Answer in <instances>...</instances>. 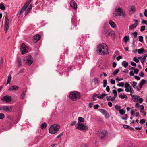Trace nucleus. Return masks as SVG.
Returning a JSON list of instances; mask_svg holds the SVG:
<instances>
[{
  "mask_svg": "<svg viewBox=\"0 0 147 147\" xmlns=\"http://www.w3.org/2000/svg\"><path fill=\"white\" fill-rule=\"evenodd\" d=\"M97 53L100 55H103L108 53L107 45L105 44H100L97 49Z\"/></svg>",
  "mask_w": 147,
  "mask_h": 147,
  "instance_id": "1",
  "label": "nucleus"
},
{
  "mask_svg": "<svg viewBox=\"0 0 147 147\" xmlns=\"http://www.w3.org/2000/svg\"><path fill=\"white\" fill-rule=\"evenodd\" d=\"M80 93L76 91L71 92L69 94V98L72 100L76 101L79 100L80 97Z\"/></svg>",
  "mask_w": 147,
  "mask_h": 147,
  "instance_id": "2",
  "label": "nucleus"
},
{
  "mask_svg": "<svg viewBox=\"0 0 147 147\" xmlns=\"http://www.w3.org/2000/svg\"><path fill=\"white\" fill-rule=\"evenodd\" d=\"M117 13H115V15L119 16L122 17H125L126 15L122 7H117L115 9Z\"/></svg>",
  "mask_w": 147,
  "mask_h": 147,
  "instance_id": "3",
  "label": "nucleus"
},
{
  "mask_svg": "<svg viewBox=\"0 0 147 147\" xmlns=\"http://www.w3.org/2000/svg\"><path fill=\"white\" fill-rule=\"evenodd\" d=\"M75 127L78 130L83 131H87L88 129V127L83 123H77Z\"/></svg>",
  "mask_w": 147,
  "mask_h": 147,
  "instance_id": "4",
  "label": "nucleus"
},
{
  "mask_svg": "<svg viewBox=\"0 0 147 147\" xmlns=\"http://www.w3.org/2000/svg\"><path fill=\"white\" fill-rule=\"evenodd\" d=\"M60 127L59 126L58 124H54L51 126L49 129V132L52 134H54L57 133Z\"/></svg>",
  "mask_w": 147,
  "mask_h": 147,
  "instance_id": "5",
  "label": "nucleus"
},
{
  "mask_svg": "<svg viewBox=\"0 0 147 147\" xmlns=\"http://www.w3.org/2000/svg\"><path fill=\"white\" fill-rule=\"evenodd\" d=\"M24 60L28 65H31L33 63V58L30 55L26 56L24 57Z\"/></svg>",
  "mask_w": 147,
  "mask_h": 147,
  "instance_id": "6",
  "label": "nucleus"
},
{
  "mask_svg": "<svg viewBox=\"0 0 147 147\" xmlns=\"http://www.w3.org/2000/svg\"><path fill=\"white\" fill-rule=\"evenodd\" d=\"M20 50L22 54L26 53L28 51V47L24 44L22 43L21 46Z\"/></svg>",
  "mask_w": 147,
  "mask_h": 147,
  "instance_id": "7",
  "label": "nucleus"
},
{
  "mask_svg": "<svg viewBox=\"0 0 147 147\" xmlns=\"http://www.w3.org/2000/svg\"><path fill=\"white\" fill-rule=\"evenodd\" d=\"M5 19L6 20L5 22V25L4 27V30L5 33H6L8 30L9 25V21L8 18L7 16V15L5 16Z\"/></svg>",
  "mask_w": 147,
  "mask_h": 147,
  "instance_id": "8",
  "label": "nucleus"
},
{
  "mask_svg": "<svg viewBox=\"0 0 147 147\" xmlns=\"http://www.w3.org/2000/svg\"><path fill=\"white\" fill-rule=\"evenodd\" d=\"M41 38V36L39 34H37L33 37V42L36 43Z\"/></svg>",
  "mask_w": 147,
  "mask_h": 147,
  "instance_id": "9",
  "label": "nucleus"
},
{
  "mask_svg": "<svg viewBox=\"0 0 147 147\" xmlns=\"http://www.w3.org/2000/svg\"><path fill=\"white\" fill-rule=\"evenodd\" d=\"M1 101L5 103H8L9 102V96L6 95L3 97L1 99Z\"/></svg>",
  "mask_w": 147,
  "mask_h": 147,
  "instance_id": "10",
  "label": "nucleus"
},
{
  "mask_svg": "<svg viewBox=\"0 0 147 147\" xmlns=\"http://www.w3.org/2000/svg\"><path fill=\"white\" fill-rule=\"evenodd\" d=\"M107 132L105 130L102 131L99 134V136L100 138L103 139L107 135Z\"/></svg>",
  "mask_w": 147,
  "mask_h": 147,
  "instance_id": "11",
  "label": "nucleus"
},
{
  "mask_svg": "<svg viewBox=\"0 0 147 147\" xmlns=\"http://www.w3.org/2000/svg\"><path fill=\"white\" fill-rule=\"evenodd\" d=\"M0 110H2L6 112H9V106H6L0 107Z\"/></svg>",
  "mask_w": 147,
  "mask_h": 147,
  "instance_id": "12",
  "label": "nucleus"
},
{
  "mask_svg": "<svg viewBox=\"0 0 147 147\" xmlns=\"http://www.w3.org/2000/svg\"><path fill=\"white\" fill-rule=\"evenodd\" d=\"M70 5L75 10L77 8V4L74 0H72L70 3Z\"/></svg>",
  "mask_w": 147,
  "mask_h": 147,
  "instance_id": "13",
  "label": "nucleus"
},
{
  "mask_svg": "<svg viewBox=\"0 0 147 147\" xmlns=\"http://www.w3.org/2000/svg\"><path fill=\"white\" fill-rule=\"evenodd\" d=\"M26 8V7L23 6L22 8L19 10L18 13V16L19 17L22 14Z\"/></svg>",
  "mask_w": 147,
  "mask_h": 147,
  "instance_id": "14",
  "label": "nucleus"
},
{
  "mask_svg": "<svg viewBox=\"0 0 147 147\" xmlns=\"http://www.w3.org/2000/svg\"><path fill=\"white\" fill-rule=\"evenodd\" d=\"M132 100L133 101L135 102L138 100V98L139 97V96L136 95H132Z\"/></svg>",
  "mask_w": 147,
  "mask_h": 147,
  "instance_id": "15",
  "label": "nucleus"
},
{
  "mask_svg": "<svg viewBox=\"0 0 147 147\" xmlns=\"http://www.w3.org/2000/svg\"><path fill=\"white\" fill-rule=\"evenodd\" d=\"M146 82V81L144 79H142V80L139 83V86L140 88H142V86Z\"/></svg>",
  "mask_w": 147,
  "mask_h": 147,
  "instance_id": "16",
  "label": "nucleus"
},
{
  "mask_svg": "<svg viewBox=\"0 0 147 147\" xmlns=\"http://www.w3.org/2000/svg\"><path fill=\"white\" fill-rule=\"evenodd\" d=\"M84 121L85 120L83 117H79L78 119V123H81V122L83 123Z\"/></svg>",
  "mask_w": 147,
  "mask_h": 147,
  "instance_id": "17",
  "label": "nucleus"
},
{
  "mask_svg": "<svg viewBox=\"0 0 147 147\" xmlns=\"http://www.w3.org/2000/svg\"><path fill=\"white\" fill-rule=\"evenodd\" d=\"M109 23L111 26L113 28H114L116 26V24L112 20H110L109 21Z\"/></svg>",
  "mask_w": 147,
  "mask_h": 147,
  "instance_id": "18",
  "label": "nucleus"
},
{
  "mask_svg": "<svg viewBox=\"0 0 147 147\" xmlns=\"http://www.w3.org/2000/svg\"><path fill=\"white\" fill-rule=\"evenodd\" d=\"M18 89V87L16 86H12L10 87V91L15 90Z\"/></svg>",
  "mask_w": 147,
  "mask_h": 147,
  "instance_id": "19",
  "label": "nucleus"
},
{
  "mask_svg": "<svg viewBox=\"0 0 147 147\" xmlns=\"http://www.w3.org/2000/svg\"><path fill=\"white\" fill-rule=\"evenodd\" d=\"M137 26V23H135L133 24L130 25L129 27V29L133 30L136 28Z\"/></svg>",
  "mask_w": 147,
  "mask_h": 147,
  "instance_id": "20",
  "label": "nucleus"
},
{
  "mask_svg": "<svg viewBox=\"0 0 147 147\" xmlns=\"http://www.w3.org/2000/svg\"><path fill=\"white\" fill-rule=\"evenodd\" d=\"M17 122L16 121H14L13 119L10 117V127L12 126L13 124H15Z\"/></svg>",
  "mask_w": 147,
  "mask_h": 147,
  "instance_id": "21",
  "label": "nucleus"
},
{
  "mask_svg": "<svg viewBox=\"0 0 147 147\" xmlns=\"http://www.w3.org/2000/svg\"><path fill=\"white\" fill-rule=\"evenodd\" d=\"M122 65L125 68H126L128 66V63L125 61H124L122 62Z\"/></svg>",
  "mask_w": 147,
  "mask_h": 147,
  "instance_id": "22",
  "label": "nucleus"
},
{
  "mask_svg": "<svg viewBox=\"0 0 147 147\" xmlns=\"http://www.w3.org/2000/svg\"><path fill=\"white\" fill-rule=\"evenodd\" d=\"M129 40V36H125L123 38V40L125 43H126Z\"/></svg>",
  "mask_w": 147,
  "mask_h": 147,
  "instance_id": "23",
  "label": "nucleus"
},
{
  "mask_svg": "<svg viewBox=\"0 0 147 147\" xmlns=\"http://www.w3.org/2000/svg\"><path fill=\"white\" fill-rule=\"evenodd\" d=\"M128 9L129 11L133 12L135 11V7L134 6H132Z\"/></svg>",
  "mask_w": 147,
  "mask_h": 147,
  "instance_id": "24",
  "label": "nucleus"
},
{
  "mask_svg": "<svg viewBox=\"0 0 147 147\" xmlns=\"http://www.w3.org/2000/svg\"><path fill=\"white\" fill-rule=\"evenodd\" d=\"M99 111L101 112L103 115H104L105 114L107 113V111L106 110L102 109H100L99 110Z\"/></svg>",
  "mask_w": 147,
  "mask_h": 147,
  "instance_id": "25",
  "label": "nucleus"
},
{
  "mask_svg": "<svg viewBox=\"0 0 147 147\" xmlns=\"http://www.w3.org/2000/svg\"><path fill=\"white\" fill-rule=\"evenodd\" d=\"M47 126L46 123L44 122L42 123L40 125V128L42 129H44Z\"/></svg>",
  "mask_w": 147,
  "mask_h": 147,
  "instance_id": "26",
  "label": "nucleus"
},
{
  "mask_svg": "<svg viewBox=\"0 0 147 147\" xmlns=\"http://www.w3.org/2000/svg\"><path fill=\"white\" fill-rule=\"evenodd\" d=\"M107 95V94L105 93H104L102 94L100 96H98L97 97L99 98L100 99H102L103 97L105 96H106Z\"/></svg>",
  "mask_w": 147,
  "mask_h": 147,
  "instance_id": "27",
  "label": "nucleus"
},
{
  "mask_svg": "<svg viewBox=\"0 0 147 147\" xmlns=\"http://www.w3.org/2000/svg\"><path fill=\"white\" fill-rule=\"evenodd\" d=\"M32 1V0H28L24 6L27 8L28 5L31 3Z\"/></svg>",
  "mask_w": 147,
  "mask_h": 147,
  "instance_id": "28",
  "label": "nucleus"
},
{
  "mask_svg": "<svg viewBox=\"0 0 147 147\" xmlns=\"http://www.w3.org/2000/svg\"><path fill=\"white\" fill-rule=\"evenodd\" d=\"M144 49L143 48L140 49L138 50V53L139 54L142 53L144 52Z\"/></svg>",
  "mask_w": 147,
  "mask_h": 147,
  "instance_id": "29",
  "label": "nucleus"
},
{
  "mask_svg": "<svg viewBox=\"0 0 147 147\" xmlns=\"http://www.w3.org/2000/svg\"><path fill=\"white\" fill-rule=\"evenodd\" d=\"M17 61L18 64V66H20L22 65L21 59L20 58H18L17 59Z\"/></svg>",
  "mask_w": 147,
  "mask_h": 147,
  "instance_id": "30",
  "label": "nucleus"
},
{
  "mask_svg": "<svg viewBox=\"0 0 147 147\" xmlns=\"http://www.w3.org/2000/svg\"><path fill=\"white\" fill-rule=\"evenodd\" d=\"M117 85L119 87H123L124 85V83L123 82H119L117 84Z\"/></svg>",
  "mask_w": 147,
  "mask_h": 147,
  "instance_id": "31",
  "label": "nucleus"
},
{
  "mask_svg": "<svg viewBox=\"0 0 147 147\" xmlns=\"http://www.w3.org/2000/svg\"><path fill=\"white\" fill-rule=\"evenodd\" d=\"M119 71V70L118 69H117L113 72V75L115 76L117 75Z\"/></svg>",
  "mask_w": 147,
  "mask_h": 147,
  "instance_id": "32",
  "label": "nucleus"
},
{
  "mask_svg": "<svg viewBox=\"0 0 147 147\" xmlns=\"http://www.w3.org/2000/svg\"><path fill=\"white\" fill-rule=\"evenodd\" d=\"M115 108L117 110H120L121 108V107L120 106L116 105L115 106Z\"/></svg>",
  "mask_w": 147,
  "mask_h": 147,
  "instance_id": "33",
  "label": "nucleus"
},
{
  "mask_svg": "<svg viewBox=\"0 0 147 147\" xmlns=\"http://www.w3.org/2000/svg\"><path fill=\"white\" fill-rule=\"evenodd\" d=\"M121 96L122 99H123L125 98H127V97L125 94L119 95V97H120Z\"/></svg>",
  "mask_w": 147,
  "mask_h": 147,
  "instance_id": "34",
  "label": "nucleus"
},
{
  "mask_svg": "<svg viewBox=\"0 0 147 147\" xmlns=\"http://www.w3.org/2000/svg\"><path fill=\"white\" fill-rule=\"evenodd\" d=\"M131 34L135 38H136L137 37L138 33L136 32H134L132 33Z\"/></svg>",
  "mask_w": 147,
  "mask_h": 147,
  "instance_id": "35",
  "label": "nucleus"
},
{
  "mask_svg": "<svg viewBox=\"0 0 147 147\" xmlns=\"http://www.w3.org/2000/svg\"><path fill=\"white\" fill-rule=\"evenodd\" d=\"M124 87L126 88H129L130 89V87H131L130 86V84L129 83H126L125 84V86Z\"/></svg>",
  "mask_w": 147,
  "mask_h": 147,
  "instance_id": "36",
  "label": "nucleus"
},
{
  "mask_svg": "<svg viewBox=\"0 0 147 147\" xmlns=\"http://www.w3.org/2000/svg\"><path fill=\"white\" fill-rule=\"evenodd\" d=\"M119 113L120 114L123 115L125 113V111L123 109H120L119 110Z\"/></svg>",
  "mask_w": 147,
  "mask_h": 147,
  "instance_id": "37",
  "label": "nucleus"
},
{
  "mask_svg": "<svg viewBox=\"0 0 147 147\" xmlns=\"http://www.w3.org/2000/svg\"><path fill=\"white\" fill-rule=\"evenodd\" d=\"M94 80L95 84H98L99 82V80L98 78H94Z\"/></svg>",
  "mask_w": 147,
  "mask_h": 147,
  "instance_id": "38",
  "label": "nucleus"
},
{
  "mask_svg": "<svg viewBox=\"0 0 147 147\" xmlns=\"http://www.w3.org/2000/svg\"><path fill=\"white\" fill-rule=\"evenodd\" d=\"M140 31L143 32L145 30V26H142L140 27Z\"/></svg>",
  "mask_w": 147,
  "mask_h": 147,
  "instance_id": "39",
  "label": "nucleus"
},
{
  "mask_svg": "<svg viewBox=\"0 0 147 147\" xmlns=\"http://www.w3.org/2000/svg\"><path fill=\"white\" fill-rule=\"evenodd\" d=\"M133 60L136 63H138L139 62V60L136 57H135L133 58Z\"/></svg>",
  "mask_w": 147,
  "mask_h": 147,
  "instance_id": "40",
  "label": "nucleus"
},
{
  "mask_svg": "<svg viewBox=\"0 0 147 147\" xmlns=\"http://www.w3.org/2000/svg\"><path fill=\"white\" fill-rule=\"evenodd\" d=\"M139 41L140 42H142L143 41V37L142 36H139Z\"/></svg>",
  "mask_w": 147,
  "mask_h": 147,
  "instance_id": "41",
  "label": "nucleus"
},
{
  "mask_svg": "<svg viewBox=\"0 0 147 147\" xmlns=\"http://www.w3.org/2000/svg\"><path fill=\"white\" fill-rule=\"evenodd\" d=\"M25 93L24 92H23L21 94L20 97L22 99H24V98L25 96Z\"/></svg>",
  "mask_w": 147,
  "mask_h": 147,
  "instance_id": "42",
  "label": "nucleus"
},
{
  "mask_svg": "<svg viewBox=\"0 0 147 147\" xmlns=\"http://www.w3.org/2000/svg\"><path fill=\"white\" fill-rule=\"evenodd\" d=\"M113 93L114 94V96L115 97H116L117 95V92L116 90H113Z\"/></svg>",
  "mask_w": 147,
  "mask_h": 147,
  "instance_id": "43",
  "label": "nucleus"
},
{
  "mask_svg": "<svg viewBox=\"0 0 147 147\" xmlns=\"http://www.w3.org/2000/svg\"><path fill=\"white\" fill-rule=\"evenodd\" d=\"M0 9L3 10L5 9V8L3 4L0 5Z\"/></svg>",
  "mask_w": 147,
  "mask_h": 147,
  "instance_id": "44",
  "label": "nucleus"
},
{
  "mask_svg": "<svg viewBox=\"0 0 147 147\" xmlns=\"http://www.w3.org/2000/svg\"><path fill=\"white\" fill-rule=\"evenodd\" d=\"M107 84V80H103V87H105L106 85Z\"/></svg>",
  "mask_w": 147,
  "mask_h": 147,
  "instance_id": "45",
  "label": "nucleus"
},
{
  "mask_svg": "<svg viewBox=\"0 0 147 147\" xmlns=\"http://www.w3.org/2000/svg\"><path fill=\"white\" fill-rule=\"evenodd\" d=\"M111 34V32L109 30L105 32V34L106 36H107V35H110Z\"/></svg>",
  "mask_w": 147,
  "mask_h": 147,
  "instance_id": "46",
  "label": "nucleus"
},
{
  "mask_svg": "<svg viewBox=\"0 0 147 147\" xmlns=\"http://www.w3.org/2000/svg\"><path fill=\"white\" fill-rule=\"evenodd\" d=\"M5 116L3 114L0 113V119H2Z\"/></svg>",
  "mask_w": 147,
  "mask_h": 147,
  "instance_id": "47",
  "label": "nucleus"
},
{
  "mask_svg": "<svg viewBox=\"0 0 147 147\" xmlns=\"http://www.w3.org/2000/svg\"><path fill=\"white\" fill-rule=\"evenodd\" d=\"M145 120L144 119H142L140 120V123L141 124H144L145 122Z\"/></svg>",
  "mask_w": 147,
  "mask_h": 147,
  "instance_id": "48",
  "label": "nucleus"
},
{
  "mask_svg": "<svg viewBox=\"0 0 147 147\" xmlns=\"http://www.w3.org/2000/svg\"><path fill=\"white\" fill-rule=\"evenodd\" d=\"M139 72V70L138 69H134V72L136 74H137Z\"/></svg>",
  "mask_w": 147,
  "mask_h": 147,
  "instance_id": "49",
  "label": "nucleus"
},
{
  "mask_svg": "<svg viewBox=\"0 0 147 147\" xmlns=\"http://www.w3.org/2000/svg\"><path fill=\"white\" fill-rule=\"evenodd\" d=\"M137 84V83L133 81V82L132 86L133 88H135Z\"/></svg>",
  "mask_w": 147,
  "mask_h": 147,
  "instance_id": "50",
  "label": "nucleus"
},
{
  "mask_svg": "<svg viewBox=\"0 0 147 147\" xmlns=\"http://www.w3.org/2000/svg\"><path fill=\"white\" fill-rule=\"evenodd\" d=\"M104 115H105V117L106 118L108 119L110 117V115L108 113H107L105 114Z\"/></svg>",
  "mask_w": 147,
  "mask_h": 147,
  "instance_id": "51",
  "label": "nucleus"
},
{
  "mask_svg": "<svg viewBox=\"0 0 147 147\" xmlns=\"http://www.w3.org/2000/svg\"><path fill=\"white\" fill-rule=\"evenodd\" d=\"M80 147H88V146L86 144L84 143L81 144Z\"/></svg>",
  "mask_w": 147,
  "mask_h": 147,
  "instance_id": "52",
  "label": "nucleus"
},
{
  "mask_svg": "<svg viewBox=\"0 0 147 147\" xmlns=\"http://www.w3.org/2000/svg\"><path fill=\"white\" fill-rule=\"evenodd\" d=\"M76 121H74L73 122H72L70 125L71 126H73L76 124Z\"/></svg>",
  "mask_w": 147,
  "mask_h": 147,
  "instance_id": "53",
  "label": "nucleus"
},
{
  "mask_svg": "<svg viewBox=\"0 0 147 147\" xmlns=\"http://www.w3.org/2000/svg\"><path fill=\"white\" fill-rule=\"evenodd\" d=\"M30 11V10L29 9H28V8L26 10V11H25V15H27L28 12Z\"/></svg>",
  "mask_w": 147,
  "mask_h": 147,
  "instance_id": "54",
  "label": "nucleus"
},
{
  "mask_svg": "<svg viewBox=\"0 0 147 147\" xmlns=\"http://www.w3.org/2000/svg\"><path fill=\"white\" fill-rule=\"evenodd\" d=\"M147 57V54H145L143 55L142 57V58L145 60Z\"/></svg>",
  "mask_w": 147,
  "mask_h": 147,
  "instance_id": "55",
  "label": "nucleus"
},
{
  "mask_svg": "<svg viewBox=\"0 0 147 147\" xmlns=\"http://www.w3.org/2000/svg\"><path fill=\"white\" fill-rule=\"evenodd\" d=\"M139 75L141 77H143L144 76V74L143 71L141 72L139 74Z\"/></svg>",
  "mask_w": 147,
  "mask_h": 147,
  "instance_id": "56",
  "label": "nucleus"
},
{
  "mask_svg": "<svg viewBox=\"0 0 147 147\" xmlns=\"http://www.w3.org/2000/svg\"><path fill=\"white\" fill-rule=\"evenodd\" d=\"M99 106V105L98 104H96L94 106V108L95 109H97Z\"/></svg>",
  "mask_w": 147,
  "mask_h": 147,
  "instance_id": "57",
  "label": "nucleus"
},
{
  "mask_svg": "<svg viewBox=\"0 0 147 147\" xmlns=\"http://www.w3.org/2000/svg\"><path fill=\"white\" fill-rule=\"evenodd\" d=\"M131 65L132 66H134V67L136 66L137 65L135 63H134L133 61H132L131 62Z\"/></svg>",
  "mask_w": 147,
  "mask_h": 147,
  "instance_id": "58",
  "label": "nucleus"
},
{
  "mask_svg": "<svg viewBox=\"0 0 147 147\" xmlns=\"http://www.w3.org/2000/svg\"><path fill=\"white\" fill-rule=\"evenodd\" d=\"M142 23L144 24H145L147 25V21L144 20H143L142 21Z\"/></svg>",
  "mask_w": 147,
  "mask_h": 147,
  "instance_id": "59",
  "label": "nucleus"
},
{
  "mask_svg": "<svg viewBox=\"0 0 147 147\" xmlns=\"http://www.w3.org/2000/svg\"><path fill=\"white\" fill-rule=\"evenodd\" d=\"M110 82L112 84H115V80L112 79L111 80Z\"/></svg>",
  "mask_w": 147,
  "mask_h": 147,
  "instance_id": "60",
  "label": "nucleus"
},
{
  "mask_svg": "<svg viewBox=\"0 0 147 147\" xmlns=\"http://www.w3.org/2000/svg\"><path fill=\"white\" fill-rule=\"evenodd\" d=\"M106 90L107 92H109L110 91V88L109 86H107L106 88Z\"/></svg>",
  "mask_w": 147,
  "mask_h": 147,
  "instance_id": "61",
  "label": "nucleus"
},
{
  "mask_svg": "<svg viewBox=\"0 0 147 147\" xmlns=\"http://www.w3.org/2000/svg\"><path fill=\"white\" fill-rule=\"evenodd\" d=\"M134 77L135 78L137 79L138 80L140 79V78L139 76H135Z\"/></svg>",
  "mask_w": 147,
  "mask_h": 147,
  "instance_id": "62",
  "label": "nucleus"
},
{
  "mask_svg": "<svg viewBox=\"0 0 147 147\" xmlns=\"http://www.w3.org/2000/svg\"><path fill=\"white\" fill-rule=\"evenodd\" d=\"M144 15L145 16L147 17V9H146L144 10Z\"/></svg>",
  "mask_w": 147,
  "mask_h": 147,
  "instance_id": "63",
  "label": "nucleus"
},
{
  "mask_svg": "<svg viewBox=\"0 0 147 147\" xmlns=\"http://www.w3.org/2000/svg\"><path fill=\"white\" fill-rule=\"evenodd\" d=\"M122 58V57L121 56H119L118 57H117V58H116V59L117 60V61H119V60L121 59Z\"/></svg>",
  "mask_w": 147,
  "mask_h": 147,
  "instance_id": "64",
  "label": "nucleus"
}]
</instances>
